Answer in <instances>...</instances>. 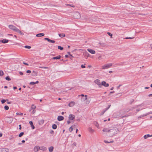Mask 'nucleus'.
<instances>
[{"label":"nucleus","instance_id":"obj_1","mask_svg":"<svg viewBox=\"0 0 152 152\" xmlns=\"http://www.w3.org/2000/svg\"><path fill=\"white\" fill-rule=\"evenodd\" d=\"M118 129L116 127H114L109 130L110 136H113L117 133Z\"/></svg>","mask_w":152,"mask_h":152},{"label":"nucleus","instance_id":"obj_2","mask_svg":"<svg viewBox=\"0 0 152 152\" xmlns=\"http://www.w3.org/2000/svg\"><path fill=\"white\" fill-rule=\"evenodd\" d=\"M122 115L120 112L115 113L113 114V116L114 118H117L121 117V118L125 117V116H122Z\"/></svg>","mask_w":152,"mask_h":152},{"label":"nucleus","instance_id":"obj_3","mask_svg":"<svg viewBox=\"0 0 152 152\" xmlns=\"http://www.w3.org/2000/svg\"><path fill=\"white\" fill-rule=\"evenodd\" d=\"M73 17L75 19H79L80 18V13L78 12H75L73 15Z\"/></svg>","mask_w":152,"mask_h":152},{"label":"nucleus","instance_id":"obj_4","mask_svg":"<svg viewBox=\"0 0 152 152\" xmlns=\"http://www.w3.org/2000/svg\"><path fill=\"white\" fill-rule=\"evenodd\" d=\"M112 65V64L110 63L107 64H105L102 66V69H107L110 67Z\"/></svg>","mask_w":152,"mask_h":152},{"label":"nucleus","instance_id":"obj_5","mask_svg":"<svg viewBox=\"0 0 152 152\" xmlns=\"http://www.w3.org/2000/svg\"><path fill=\"white\" fill-rule=\"evenodd\" d=\"M8 27L10 29L15 32H16L17 29H18V28H16L15 26L12 25H9L8 26Z\"/></svg>","mask_w":152,"mask_h":152},{"label":"nucleus","instance_id":"obj_6","mask_svg":"<svg viewBox=\"0 0 152 152\" xmlns=\"http://www.w3.org/2000/svg\"><path fill=\"white\" fill-rule=\"evenodd\" d=\"M94 82L95 83L99 86V87H101V84L100 81L99 79H96L95 80Z\"/></svg>","mask_w":152,"mask_h":152},{"label":"nucleus","instance_id":"obj_7","mask_svg":"<svg viewBox=\"0 0 152 152\" xmlns=\"http://www.w3.org/2000/svg\"><path fill=\"white\" fill-rule=\"evenodd\" d=\"M102 85L105 87H107L109 86V85L108 83H106L104 81H103L102 82L101 86Z\"/></svg>","mask_w":152,"mask_h":152},{"label":"nucleus","instance_id":"obj_8","mask_svg":"<svg viewBox=\"0 0 152 152\" xmlns=\"http://www.w3.org/2000/svg\"><path fill=\"white\" fill-rule=\"evenodd\" d=\"M75 115L73 114H70L69 115V118L70 120H73L75 119Z\"/></svg>","mask_w":152,"mask_h":152},{"label":"nucleus","instance_id":"obj_9","mask_svg":"<svg viewBox=\"0 0 152 152\" xmlns=\"http://www.w3.org/2000/svg\"><path fill=\"white\" fill-rule=\"evenodd\" d=\"M0 152H8V149L7 148H0Z\"/></svg>","mask_w":152,"mask_h":152},{"label":"nucleus","instance_id":"obj_10","mask_svg":"<svg viewBox=\"0 0 152 152\" xmlns=\"http://www.w3.org/2000/svg\"><path fill=\"white\" fill-rule=\"evenodd\" d=\"M44 39L45 40H47L48 41V42L52 43H55V42L54 40H51L47 38H44Z\"/></svg>","mask_w":152,"mask_h":152},{"label":"nucleus","instance_id":"obj_11","mask_svg":"<svg viewBox=\"0 0 152 152\" xmlns=\"http://www.w3.org/2000/svg\"><path fill=\"white\" fill-rule=\"evenodd\" d=\"M87 50L92 54H94L95 53V51L92 49H87Z\"/></svg>","mask_w":152,"mask_h":152},{"label":"nucleus","instance_id":"obj_12","mask_svg":"<svg viewBox=\"0 0 152 152\" xmlns=\"http://www.w3.org/2000/svg\"><path fill=\"white\" fill-rule=\"evenodd\" d=\"M9 41V40L6 39L1 40H0V42H1L3 43H6Z\"/></svg>","mask_w":152,"mask_h":152},{"label":"nucleus","instance_id":"obj_13","mask_svg":"<svg viewBox=\"0 0 152 152\" xmlns=\"http://www.w3.org/2000/svg\"><path fill=\"white\" fill-rule=\"evenodd\" d=\"M64 119V117L62 116H58L57 118L58 120L59 121H61L63 120Z\"/></svg>","mask_w":152,"mask_h":152},{"label":"nucleus","instance_id":"obj_14","mask_svg":"<svg viewBox=\"0 0 152 152\" xmlns=\"http://www.w3.org/2000/svg\"><path fill=\"white\" fill-rule=\"evenodd\" d=\"M40 149V147L39 146H35L34 148V151L37 152Z\"/></svg>","mask_w":152,"mask_h":152},{"label":"nucleus","instance_id":"obj_15","mask_svg":"<svg viewBox=\"0 0 152 152\" xmlns=\"http://www.w3.org/2000/svg\"><path fill=\"white\" fill-rule=\"evenodd\" d=\"M75 104V102H70L68 104V105L69 107H72Z\"/></svg>","mask_w":152,"mask_h":152},{"label":"nucleus","instance_id":"obj_16","mask_svg":"<svg viewBox=\"0 0 152 152\" xmlns=\"http://www.w3.org/2000/svg\"><path fill=\"white\" fill-rule=\"evenodd\" d=\"M16 32L19 33L20 34L22 35H24V34L18 28L17 29V31Z\"/></svg>","mask_w":152,"mask_h":152},{"label":"nucleus","instance_id":"obj_17","mask_svg":"<svg viewBox=\"0 0 152 152\" xmlns=\"http://www.w3.org/2000/svg\"><path fill=\"white\" fill-rule=\"evenodd\" d=\"M44 35L45 34L44 33H41L37 34L36 36L37 37H41L44 36Z\"/></svg>","mask_w":152,"mask_h":152},{"label":"nucleus","instance_id":"obj_18","mask_svg":"<svg viewBox=\"0 0 152 152\" xmlns=\"http://www.w3.org/2000/svg\"><path fill=\"white\" fill-rule=\"evenodd\" d=\"M29 123L30 125L32 127V129H34L35 128L34 126L33 125V123L32 121H30L29 122Z\"/></svg>","mask_w":152,"mask_h":152},{"label":"nucleus","instance_id":"obj_19","mask_svg":"<svg viewBox=\"0 0 152 152\" xmlns=\"http://www.w3.org/2000/svg\"><path fill=\"white\" fill-rule=\"evenodd\" d=\"M61 56L60 55H59L56 57H54L52 58V59H58L61 58Z\"/></svg>","mask_w":152,"mask_h":152},{"label":"nucleus","instance_id":"obj_20","mask_svg":"<svg viewBox=\"0 0 152 152\" xmlns=\"http://www.w3.org/2000/svg\"><path fill=\"white\" fill-rule=\"evenodd\" d=\"M152 137V135H150L149 134H146L144 136V139H146L148 137Z\"/></svg>","mask_w":152,"mask_h":152},{"label":"nucleus","instance_id":"obj_21","mask_svg":"<svg viewBox=\"0 0 152 152\" xmlns=\"http://www.w3.org/2000/svg\"><path fill=\"white\" fill-rule=\"evenodd\" d=\"M40 149L43 151H45L47 150V148L45 147H40Z\"/></svg>","mask_w":152,"mask_h":152},{"label":"nucleus","instance_id":"obj_22","mask_svg":"<svg viewBox=\"0 0 152 152\" xmlns=\"http://www.w3.org/2000/svg\"><path fill=\"white\" fill-rule=\"evenodd\" d=\"M53 146H50L49 148V150L50 152H52L53 151Z\"/></svg>","mask_w":152,"mask_h":152},{"label":"nucleus","instance_id":"obj_23","mask_svg":"<svg viewBox=\"0 0 152 152\" xmlns=\"http://www.w3.org/2000/svg\"><path fill=\"white\" fill-rule=\"evenodd\" d=\"M109 130L108 129H107V128H104L102 130V131L103 132H109Z\"/></svg>","mask_w":152,"mask_h":152},{"label":"nucleus","instance_id":"obj_24","mask_svg":"<svg viewBox=\"0 0 152 152\" xmlns=\"http://www.w3.org/2000/svg\"><path fill=\"white\" fill-rule=\"evenodd\" d=\"M59 36L61 37H65V34L63 33L59 34H58Z\"/></svg>","mask_w":152,"mask_h":152},{"label":"nucleus","instance_id":"obj_25","mask_svg":"<svg viewBox=\"0 0 152 152\" xmlns=\"http://www.w3.org/2000/svg\"><path fill=\"white\" fill-rule=\"evenodd\" d=\"M57 126L55 124H54L52 125V128L53 129H55L57 128Z\"/></svg>","mask_w":152,"mask_h":152},{"label":"nucleus","instance_id":"obj_26","mask_svg":"<svg viewBox=\"0 0 152 152\" xmlns=\"http://www.w3.org/2000/svg\"><path fill=\"white\" fill-rule=\"evenodd\" d=\"M89 131L91 132H94V130L93 129H92L91 128H89L88 129Z\"/></svg>","mask_w":152,"mask_h":152},{"label":"nucleus","instance_id":"obj_27","mask_svg":"<svg viewBox=\"0 0 152 152\" xmlns=\"http://www.w3.org/2000/svg\"><path fill=\"white\" fill-rule=\"evenodd\" d=\"M6 101H8V100L7 99L6 100L5 99H2L1 101V102L2 104L4 103Z\"/></svg>","mask_w":152,"mask_h":152},{"label":"nucleus","instance_id":"obj_28","mask_svg":"<svg viewBox=\"0 0 152 152\" xmlns=\"http://www.w3.org/2000/svg\"><path fill=\"white\" fill-rule=\"evenodd\" d=\"M5 79L8 81H10L11 80V79L10 77L9 76H7L5 78Z\"/></svg>","mask_w":152,"mask_h":152},{"label":"nucleus","instance_id":"obj_29","mask_svg":"<svg viewBox=\"0 0 152 152\" xmlns=\"http://www.w3.org/2000/svg\"><path fill=\"white\" fill-rule=\"evenodd\" d=\"M94 124L96 127H98L99 126V124L97 122H94Z\"/></svg>","mask_w":152,"mask_h":152},{"label":"nucleus","instance_id":"obj_30","mask_svg":"<svg viewBox=\"0 0 152 152\" xmlns=\"http://www.w3.org/2000/svg\"><path fill=\"white\" fill-rule=\"evenodd\" d=\"M4 108L5 110H8L9 109V107L8 106L5 105L4 107Z\"/></svg>","mask_w":152,"mask_h":152},{"label":"nucleus","instance_id":"obj_31","mask_svg":"<svg viewBox=\"0 0 152 152\" xmlns=\"http://www.w3.org/2000/svg\"><path fill=\"white\" fill-rule=\"evenodd\" d=\"M24 132H21L19 135V137H21L22 136L23 134H24Z\"/></svg>","mask_w":152,"mask_h":152},{"label":"nucleus","instance_id":"obj_32","mask_svg":"<svg viewBox=\"0 0 152 152\" xmlns=\"http://www.w3.org/2000/svg\"><path fill=\"white\" fill-rule=\"evenodd\" d=\"M58 49H60L61 50H62L63 49V48L60 46H58Z\"/></svg>","mask_w":152,"mask_h":152},{"label":"nucleus","instance_id":"obj_33","mask_svg":"<svg viewBox=\"0 0 152 152\" xmlns=\"http://www.w3.org/2000/svg\"><path fill=\"white\" fill-rule=\"evenodd\" d=\"M4 75V73L2 71H0V76H2Z\"/></svg>","mask_w":152,"mask_h":152},{"label":"nucleus","instance_id":"obj_34","mask_svg":"<svg viewBox=\"0 0 152 152\" xmlns=\"http://www.w3.org/2000/svg\"><path fill=\"white\" fill-rule=\"evenodd\" d=\"M25 48H26L30 49L31 48V47L29 46L26 45L24 46Z\"/></svg>","mask_w":152,"mask_h":152},{"label":"nucleus","instance_id":"obj_35","mask_svg":"<svg viewBox=\"0 0 152 152\" xmlns=\"http://www.w3.org/2000/svg\"><path fill=\"white\" fill-rule=\"evenodd\" d=\"M36 108V107L33 104L32 105L31 108L32 109H34Z\"/></svg>","mask_w":152,"mask_h":152},{"label":"nucleus","instance_id":"obj_36","mask_svg":"<svg viewBox=\"0 0 152 152\" xmlns=\"http://www.w3.org/2000/svg\"><path fill=\"white\" fill-rule=\"evenodd\" d=\"M73 128L72 127V126H71L69 128V131H70V132H72L73 130Z\"/></svg>","mask_w":152,"mask_h":152},{"label":"nucleus","instance_id":"obj_37","mask_svg":"<svg viewBox=\"0 0 152 152\" xmlns=\"http://www.w3.org/2000/svg\"><path fill=\"white\" fill-rule=\"evenodd\" d=\"M76 145V143H73L72 144L71 146L72 147H73L74 146H75Z\"/></svg>","mask_w":152,"mask_h":152},{"label":"nucleus","instance_id":"obj_38","mask_svg":"<svg viewBox=\"0 0 152 152\" xmlns=\"http://www.w3.org/2000/svg\"><path fill=\"white\" fill-rule=\"evenodd\" d=\"M104 142L106 143V142H113V141H107L105 140L104 141Z\"/></svg>","mask_w":152,"mask_h":152},{"label":"nucleus","instance_id":"obj_39","mask_svg":"<svg viewBox=\"0 0 152 152\" xmlns=\"http://www.w3.org/2000/svg\"><path fill=\"white\" fill-rule=\"evenodd\" d=\"M87 96L86 95H85V98H83L84 100H86L87 99Z\"/></svg>","mask_w":152,"mask_h":152},{"label":"nucleus","instance_id":"obj_40","mask_svg":"<svg viewBox=\"0 0 152 152\" xmlns=\"http://www.w3.org/2000/svg\"><path fill=\"white\" fill-rule=\"evenodd\" d=\"M16 114L17 115H22L23 114V113H16Z\"/></svg>","mask_w":152,"mask_h":152},{"label":"nucleus","instance_id":"obj_41","mask_svg":"<svg viewBox=\"0 0 152 152\" xmlns=\"http://www.w3.org/2000/svg\"><path fill=\"white\" fill-rule=\"evenodd\" d=\"M30 84L31 85H34L35 84L34 82H31L30 83Z\"/></svg>","mask_w":152,"mask_h":152},{"label":"nucleus","instance_id":"obj_42","mask_svg":"<svg viewBox=\"0 0 152 152\" xmlns=\"http://www.w3.org/2000/svg\"><path fill=\"white\" fill-rule=\"evenodd\" d=\"M134 37H126L125 38V39H132L134 38Z\"/></svg>","mask_w":152,"mask_h":152},{"label":"nucleus","instance_id":"obj_43","mask_svg":"<svg viewBox=\"0 0 152 152\" xmlns=\"http://www.w3.org/2000/svg\"><path fill=\"white\" fill-rule=\"evenodd\" d=\"M107 34L110 36L111 37H112V34H111L110 33V32H107Z\"/></svg>","mask_w":152,"mask_h":152},{"label":"nucleus","instance_id":"obj_44","mask_svg":"<svg viewBox=\"0 0 152 152\" xmlns=\"http://www.w3.org/2000/svg\"><path fill=\"white\" fill-rule=\"evenodd\" d=\"M90 103V101L89 100H87L86 101V104H88Z\"/></svg>","mask_w":152,"mask_h":152},{"label":"nucleus","instance_id":"obj_45","mask_svg":"<svg viewBox=\"0 0 152 152\" xmlns=\"http://www.w3.org/2000/svg\"><path fill=\"white\" fill-rule=\"evenodd\" d=\"M81 67L82 68H85L86 67H85V66L84 65H81Z\"/></svg>","mask_w":152,"mask_h":152},{"label":"nucleus","instance_id":"obj_46","mask_svg":"<svg viewBox=\"0 0 152 152\" xmlns=\"http://www.w3.org/2000/svg\"><path fill=\"white\" fill-rule=\"evenodd\" d=\"M40 67L42 68H44V69H48V67Z\"/></svg>","mask_w":152,"mask_h":152},{"label":"nucleus","instance_id":"obj_47","mask_svg":"<svg viewBox=\"0 0 152 152\" xmlns=\"http://www.w3.org/2000/svg\"><path fill=\"white\" fill-rule=\"evenodd\" d=\"M26 72L27 73H30L31 72V71L30 70H28L26 71Z\"/></svg>","mask_w":152,"mask_h":152},{"label":"nucleus","instance_id":"obj_48","mask_svg":"<svg viewBox=\"0 0 152 152\" xmlns=\"http://www.w3.org/2000/svg\"><path fill=\"white\" fill-rule=\"evenodd\" d=\"M23 64H25V65H27V66H28L29 65V64H28V63H25V62H23Z\"/></svg>","mask_w":152,"mask_h":152},{"label":"nucleus","instance_id":"obj_49","mask_svg":"<svg viewBox=\"0 0 152 152\" xmlns=\"http://www.w3.org/2000/svg\"><path fill=\"white\" fill-rule=\"evenodd\" d=\"M109 108L107 107L106 108V110H105L104 111L103 113H102V114H103Z\"/></svg>","mask_w":152,"mask_h":152},{"label":"nucleus","instance_id":"obj_50","mask_svg":"<svg viewBox=\"0 0 152 152\" xmlns=\"http://www.w3.org/2000/svg\"><path fill=\"white\" fill-rule=\"evenodd\" d=\"M122 85H119L117 87V89H118L120 87V86H122Z\"/></svg>","mask_w":152,"mask_h":152},{"label":"nucleus","instance_id":"obj_51","mask_svg":"<svg viewBox=\"0 0 152 152\" xmlns=\"http://www.w3.org/2000/svg\"><path fill=\"white\" fill-rule=\"evenodd\" d=\"M19 129L20 130L21 129V125H19Z\"/></svg>","mask_w":152,"mask_h":152},{"label":"nucleus","instance_id":"obj_52","mask_svg":"<svg viewBox=\"0 0 152 152\" xmlns=\"http://www.w3.org/2000/svg\"><path fill=\"white\" fill-rule=\"evenodd\" d=\"M19 73L21 75H23V73L22 72H20Z\"/></svg>","mask_w":152,"mask_h":152},{"label":"nucleus","instance_id":"obj_53","mask_svg":"<svg viewBox=\"0 0 152 152\" xmlns=\"http://www.w3.org/2000/svg\"><path fill=\"white\" fill-rule=\"evenodd\" d=\"M68 53L70 55V56H72V57H73V56H72V55L70 54V52H68Z\"/></svg>","mask_w":152,"mask_h":152},{"label":"nucleus","instance_id":"obj_54","mask_svg":"<svg viewBox=\"0 0 152 152\" xmlns=\"http://www.w3.org/2000/svg\"><path fill=\"white\" fill-rule=\"evenodd\" d=\"M32 113L33 114H34V113H35V111L34 110H33L32 112Z\"/></svg>","mask_w":152,"mask_h":152},{"label":"nucleus","instance_id":"obj_55","mask_svg":"<svg viewBox=\"0 0 152 152\" xmlns=\"http://www.w3.org/2000/svg\"><path fill=\"white\" fill-rule=\"evenodd\" d=\"M7 103L8 104H10L11 103V102H7Z\"/></svg>","mask_w":152,"mask_h":152},{"label":"nucleus","instance_id":"obj_56","mask_svg":"<svg viewBox=\"0 0 152 152\" xmlns=\"http://www.w3.org/2000/svg\"><path fill=\"white\" fill-rule=\"evenodd\" d=\"M34 83L35 84L38 83H39V81H36V82H34Z\"/></svg>","mask_w":152,"mask_h":152},{"label":"nucleus","instance_id":"obj_57","mask_svg":"<svg viewBox=\"0 0 152 152\" xmlns=\"http://www.w3.org/2000/svg\"><path fill=\"white\" fill-rule=\"evenodd\" d=\"M70 123V122L69 121H67V123L68 124H69Z\"/></svg>","mask_w":152,"mask_h":152},{"label":"nucleus","instance_id":"obj_58","mask_svg":"<svg viewBox=\"0 0 152 152\" xmlns=\"http://www.w3.org/2000/svg\"><path fill=\"white\" fill-rule=\"evenodd\" d=\"M148 96L149 97L152 96V94H150L148 95Z\"/></svg>","mask_w":152,"mask_h":152},{"label":"nucleus","instance_id":"obj_59","mask_svg":"<svg viewBox=\"0 0 152 152\" xmlns=\"http://www.w3.org/2000/svg\"><path fill=\"white\" fill-rule=\"evenodd\" d=\"M13 89L14 90H15V89H16L17 88V87H16V86H14V87H13Z\"/></svg>","mask_w":152,"mask_h":152},{"label":"nucleus","instance_id":"obj_60","mask_svg":"<svg viewBox=\"0 0 152 152\" xmlns=\"http://www.w3.org/2000/svg\"><path fill=\"white\" fill-rule=\"evenodd\" d=\"M149 88V87H146L145 88V89H148Z\"/></svg>","mask_w":152,"mask_h":152},{"label":"nucleus","instance_id":"obj_61","mask_svg":"<svg viewBox=\"0 0 152 152\" xmlns=\"http://www.w3.org/2000/svg\"><path fill=\"white\" fill-rule=\"evenodd\" d=\"M2 134L1 133H0V137H2Z\"/></svg>","mask_w":152,"mask_h":152},{"label":"nucleus","instance_id":"obj_62","mask_svg":"<svg viewBox=\"0 0 152 152\" xmlns=\"http://www.w3.org/2000/svg\"><path fill=\"white\" fill-rule=\"evenodd\" d=\"M68 57V55H65V57L66 58H67Z\"/></svg>","mask_w":152,"mask_h":152},{"label":"nucleus","instance_id":"obj_63","mask_svg":"<svg viewBox=\"0 0 152 152\" xmlns=\"http://www.w3.org/2000/svg\"><path fill=\"white\" fill-rule=\"evenodd\" d=\"M114 92H115V91H111V92H110V94L113 93H114Z\"/></svg>","mask_w":152,"mask_h":152},{"label":"nucleus","instance_id":"obj_64","mask_svg":"<svg viewBox=\"0 0 152 152\" xmlns=\"http://www.w3.org/2000/svg\"><path fill=\"white\" fill-rule=\"evenodd\" d=\"M69 6L73 7H74V6L73 5H69Z\"/></svg>","mask_w":152,"mask_h":152}]
</instances>
